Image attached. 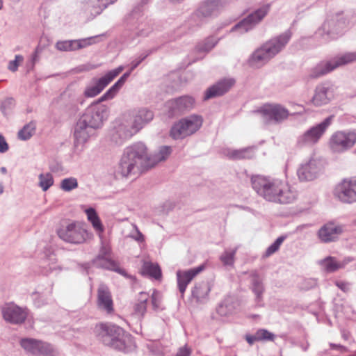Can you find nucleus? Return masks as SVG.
<instances>
[{
    "label": "nucleus",
    "mask_w": 356,
    "mask_h": 356,
    "mask_svg": "<svg viewBox=\"0 0 356 356\" xmlns=\"http://www.w3.org/2000/svg\"><path fill=\"white\" fill-rule=\"evenodd\" d=\"M251 184L256 193L267 201L279 204L293 203L298 192L279 179L260 175L251 177Z\"/></svg>",
    "instance_id": "nucleus-1"
},
{
    "label": "nucleus",
    "mask_w": 356,
    "mask_h": 356,
    "mask_svg": "<svg viewBox=\"0 0 356 356\" xmlns=\"http://www.w3.org/2000/svg\"><path fill=\"white\" fill-rule=\"evenodd\" d=\"M149 168H151L147 147L145 143L137 142L124 149L116 174L122 177L128 178L138 175Z\"/></svg>",
    "instance_id": "nucleus-2"
},
{
    "label": "nucleus",
    "mask_w": 356,
    "mask_h": 356,
    "mask_svg": "<svg viewBox=\"0 0 356 356\" xmlns=\"http://www.w3.org/2000/svg\"><path fill=\"white\" fill-rule=\"evenodd\" d=\"M99 99L89 106L78 120L74 128V138L77 143H84L100 128L108 116V108L100 104Z\"/></svg>",
    "instance_id": "nucleus-3"
},
{
    "label": "nucleus",
    "mask_w": 356,
    "mask_h": 356,
    "mask_svg": "<svg viewBox=\"0 0 356 356\" xmlns=\"http://www.w3.org/2000/svg\"><path fill=\"white\" fill-rule=\"evenodd\" d=\"M94 332L101 343L113 349L127 353L134 347L131 335L115 324L98 323L95 327Z\"/></svg>",
    "instance_id": "nucleus-4"
},
{
    "label": "nucleus",
    "mask_w": 356,
    "mask_h": 356,
    "mask_svg": "<svg viewBox=\"0 0 356 356\" xmlns=\"http://www.w3.org/2000/svg\"><path fill=\"white\" fill-rule=\"evenodd\" d=\"M154 116L153 111L146 108L134 111L129 120H124L115 127L111 134V140L121 145L149 124Z\"/></svg>",
    "instance_id": "nucleus-5"
},
{
    "label": "nucleus",
    "mask_w": 356,
    "mask_h": 356,
    "mask_svg": "<svg viewBox=\"0 0 356 356\" xmlns=\"http://www.w3.org/2000/svg\"><path fill=\"white\" fill-rule=\"evenodd\" d=\"M332 121L333 115H330L321 122L309 127L297 138L296 145L301 148L314 147L332 125Z\"/></svg>",
    "instance_id": "nucleus-6"
},
{
    "label": "nucleus",
    "mask_w": 356,
    "mask_h": 356,
    "mask_svg": "<svg viewBox=\"0 0 356 356\" xmlns=\"http://www.w3.org/2000/svg\"><path fill=\"white\" fill-rule=\"evenodd\" d=\"M203 119L198 115H191L175 122L170 129V136L175 139H183L197 131L202 127Z\"/></svg>",
    "instance_id": "nucleus-7"
},
{
    "label": "nucleus",
    "mask_w": 356,
    "mask_h": 356,
    "mask_svg": "<svg viewBox=\"0 0 356 356\" xmlns=\"http://www.w3.org/2000/svg\"><path fill=\"white\" fill-rule=\"evenodd\" d=\"M265 124H279L286 120L290 115L289 110L279 104H266L257 111Z\"/></svg>",
    "instance_id": "nucleus-8"
},
{
    "label": "nucleus",
    "mask_w": 356,
    "mask_h": 356,
    "mask_svg": "<svg viewBox=\"0 0 356 356\" xmlns=\"http://www.w3.org/2000/svg\"><path fill=\"white\" fill-rule=\"evenodd\" d=\"M58 235L63 241L73 244L83 243L90 237L86 229L78 222L70 223L59 229Z\"/></svg>",
    "instance_id": "nucleus-9"
},
{
    "label": "nucleus",
    "mask_w": 356,
    "mask_h": 356,
    "mask_svg": "<svg viewBox=\"0 0 356 356\" xmlns=\"http://www.w3.org/2000/svg\"><path fill=\"white\" fill-rule=\"evenodd\" d=\"M227 3V0H206L193 14L191 19L200 26L208 17L216 15Z\"/></svg>",
    "instance_id": "nucleus-10"
},
{
    "label": "nucleus",
    "mask_w": 356,
    "mask_h": 356,
    "mask_svg": "<svg viewBox=\"0 0 356 356\" xmlns=\"http://www.w3.org/2000/svg\"><path fill=\"white\" fill-rule=\"evenodd\" d=\"M270 8V4L266 3L249 14L245 18L236 24L232 31H239L241 33H246L255 27L268 14Z\"/></svg>",
    "instance_id": "nucleus-11"
},
{
    "label": "nucleus",
    "mask_w": 356,
    "mask_h": 356,
    "mask_svg": "<svg viewBox=\"0 0 356 356\" xmlns=\"http://www.w3.org/2000/svg\"><path fill=\"white\" fill-rule=\"evenodd\" d=\"M123 70L122 66L108 72L100 78H93L84 90L86 97H94L99 95Z\"/></svg>",
    "instance_id": "nucleus-12"
},
{
    "label": "nucleus",
    "mask_w": 356,
    "mask_h": 356,
    "mask_svg": "<svg viewBox=\"0 0 356 356\" xmlns=\"http://www.w3.org/2000/svg\"><path fill=\"white\" fill-rule=\"evenodd\" d=\"M321 161L310 159L308 162L300 165L298 168L297 175L301 181H310L316 179L321 172Z\"/></svg>",
    "instance_id": "nucleus-13"
},
{
    "label": "nucleus",
    "mask_w": 356,
    "mask_h": 356,
    "mask_svg": "<svg viewBox=\"0 0 356 356\" xmlns=\"http://www.w3.org/2000/svg\"><path fill=\"white\" fill-rule=\"evenodd\" d=\"M169 115L171 117L183 114L193 108L195 100L190 96H181L168 102Z\"/></svg>",
    "instance_id": "nucleus-14"
},
{
    "label": "nucleus",
    "mask_w": 356,
    "mask_h": 356,
    "mask_svg": "<svg viewBox=\"0 0 356 356\" xmlns=\"http://www.w3.org/2000/svg\"><path fill=\"white\" fill-rule=\"evenodd\" d=\"M2 314L5 321L13 324H20L27 317V311L13 303L6 305L2 308Z\"/></svg>",
    "instance_id": "nucleus-15"
},
{
    "label": "nucleus",
    "mask_w": 356,
    "mask_h": 356,
    "mask_svg": "<svg viewBox=\"0 0 356 356\" xmlns=\"http://www.w3.org/2000/svg\"><path fill=\"white\" fill-rule=\"evenodd\" d=\"M291 38V31H286L279 36L267 41L263 44V47L268 54V56L272 58L285 47Z\"/></svg>",
    "instance_id": "nucleus-16"
},
{
    "label": "nucleus",
    "mask_w": 356,
    "mask_h": 356,
    "mask_svg": "<svg viewBox=\"0 0 356 356\" xmlns=\"http://www.w3.org/2000/svg\"><path fill=\"white\" fill-rule=\"evenodd\" d=\"M204 269V266L201 265L187 270H178L177 272L178 289L182 296L186 291L188 284Z\"/></svg>",
    "instance_id": "nucleus-17"
},
{
    "label": "nucleus",
    "mask_w": 356,
    "mask_h": 356,
    "mask_svg": "<svg viewBox=\"0 0 356 356\" xmlns=\"http://www.w3.org/2000/svg\"><path fill=\"white\" fill-rule=\"evenodd\" d=\"M339 198L345 202H356V178L344 180L340 184Z\"/></svg>",
    "instance_id": "nucleus-18"
},
{
    "label": "nucleus",
    "mask_w": 356,
    "mask_h": 356,
    "mask_svg": "<svg viewBox=\"0 0 356 356\" xmlns=\"http://www.w3.org/2000/svg\"><path fill=\"white\" fill-rule=\"evenodd\" d=\"M234 83L235 81L232 79H225L218 81L207 90L204 99L224 95L234 86Z\"/></svg>",
    "instance_id": "nucleus-19"
},
{
    "label": "nucleus",
    "mask_w": 356,
    "mask_h": 356,
    "mask_svg": "<svg viewBox=\"0 0 356 356\" xmlns=\"http://www.w3.org/2000/svg\"><path fill=\"white\" fill-rule=\"evenodd\" d=\"M250 289L255 295V301L258 305L263 300V294L265 291L264 279L262 276L257 271H252L250 273Z\"/></svg>",
    "instance_id": "nucleus-20"
},
{
    "label": "nucleus",
    "mask_w": 356,
    "mask_h": 356,
    "mask_svg": "<svg viewBox=\"0 0 356 356\" xmlns=\"http://www.w3.org/2000/svg\"><path fill=\"white\" fill-rule=\"evenodd\" d=\"M97 305L98 307L108 314L113 311V300L111 293L108 287L105 285H100L97 291Z\"/></svg>",
    "instance_id": "nucleus-21"
},
{
    "label": "nucleus",
    "mask_w": 356,
    "mask_h": 356,
    "mask_svg": "<svg viewBox=\"0 0 356 356\" xmlns=\"http://www.w3.org/2000/svg\"><path fill=\"white\" fill-rule=\"evenodd\" d=\"M356 143V133H343L337 132L335 134V149L339 148V150L342 151L350 148Z\"/></svg>",
    "instance_id": "nucleus-22"
},
{
    "label": "nucleus",
    "mask_w": 356,
    "mask_h": 356,
    "mask_svg": "<svg viewBox=\"0 0 356 356\" xmlns=\"http://www.w3.org/2000/svg\"><path fill=\"white\" fill-rule=\"evenodd\" d=\"M270 59L271 58L262 45L251 54L248 63L250 66L259 68L266 64Z\"/></svg>",
    "instance_id": "nucleus-23"
},
{
    "label": "nucleus",
    "mask_w": 356,
    "mask_h": 356,
    "mask_svg": "<svg viewBox=\"0 0 356 356\" xmlns=\"http://www.w3.org/2000/svg\"><path fill=\"white\" fill-rule=\"evenodd\" d=\"M92 264L97 268H105L118 272L123 275H126L125 271L120 269L118 264L112 260L111 257H105L102 255H98L92 260Z\"/></svg>",
    "instance_id": "nucleus-24"
},
{
    "label": "nucleus",
    "mask_w": 356,
    "mask_h": 356,
    "mask_svg": "<svg viewBox=\"0 0 356 356\" xmlns=\"http://www.w3.org/2000/svg\"><path fill=\"white\" fill-rule=\"evenodd\" d=\"M211 291V286L208 282L202 281L196 283L193 291L192 296L198 302H204L208 300Z\"/></svg>",
    "instance_id": "nucleus-25"
},
{
    "label": "nucleus",
    "mask_w": 356,
    "mask_h": 356,
    "mask_svg": "<svg viewBox=\"0 0 356 356\" xmlns=\"http://www.w3.org/2000/svg\"><path fill=\"white\" fill-rule=\"evenodd\" d=\"M117 0H89L86 4V9L92 16L99 15L108 5Z\"/></svg>",
    "instance_id": "nucleus-26"
},
{
    "label": "nucleus",
    "mask_w": 356,
    "mask_h": 356,
    "mask_svg": "<svg viewBox=\"0 0 356 356\" xmlns=\"http://www.w3.org/2000/svg\"><path fill=\"white\" fill-rule=\"evenodd\" d=\"M131 71L125 72L117 82L114 83L100 98L99 102H104L106 100L113 99L115 95L118 93L119 90L122 87L127 78L131 74Z\"/></svg>",
    "instance_id": "nucleus-27"
},
{
    "label": "nucleus",
    "mask_w": 356,
    "mask_h": 356,
    "mask_svg": "<svg viewBox=\"0 0 356 356\" xmlns=\"http://www.w3.org/2000/svg\"><path fill=\"white\" fill-rule=\"evenodd\" d=\"M333 70L334 62L332 60H323L311 70L309 76L312 79H316L325 75Z\"/></svg>",
    "instance_id": "nucleus-28"
},
{
    "label": "nucleus",
    "mask_w": 356,
    "mask_h": 356,
    "mask_svg": "<svg viewBox=\"0 0 356 356\" xmlns=\"http://www.w3.org/2000/svg\"><path fill=\"white\" fill-rule=\"evenodd\" d=\"M171 152V147L162 146L159 148V152L157 153L151 155L148 154V159L150 168L154 167L159 162L165 161L167 158L170 155Z\"/></svg>",
    "instance_id": "nucleus-29"
},
{
    "label": "nucleus",
    "mask_w": 356,
    "mask_h": 356,
    "mask_svg": "<svg viewBox=\"0 0 356 356\" xmlns=\"http://www.w3.org/2000/svg\"><path fill=\"white\" fill-rule=\"evenodd\" d=\"M255 155L254 148L253 147H248L239 149L229 150L227 156L232 159H250Z\"/></svg>",
    "instance_id": "nucleus-30"
},
{
    "label": "nucleus",
    "mask_w": 356,
    "mask_h": 356,
    "mask_svg": "<svg viewBox=\"0 0 356 356\" xmlns=\"http://www.w3.org/2000/svg\"><path fill=\"white\" fill-rule=\"evenodd\" d=\"M42 341L33 338H22L19 343L22 348L27 353L38 355Z\"/></svg>",
    "instance_id": "nucleus-31"
},
{
    "label": "nucleus",
    "mask_w": 356,
    "mask_h": 356,
    "mask_svg": "<svg viewBox=\"0 0 356 356\" xmlns=\"http://www.w3.org/2000/svg\"><path fill=\"white\" fill-rule=\"evenodd\" d=\"M149 298V294L145 292H140L139 293L137 302L134 307L135 314L138 316L143 317L146 313Z\"/></svg>",
    "instance_id": "nucleus-32"
},
{
    "label": "nucleus",
    "mask_w": 356,
    "mask_h": 356,
    "mask_svg": "<svg viewBox=\"0 0 356 356\" xmlns=\"http://www.w3.org/2000/svg\"><path fill=\"white\" fill-rule=\"evenodd\" d=\"M141 271L143 275H148L156 280H159L161 277V270L159 266L149 261L143 263Z\"/></svg>",
    "instance_id": "nucleus-33"
},
{
    "label": "nucleus",
    "mask_w": 356,
    "mask_h": 356,
    "mask_svg": "<svg viewBox=\"0 0 356 356\" xmlns=\"http://www.w3.org/2000/svg\"><path fill=\"white\" fill-rule=\"evenodd\" d=\"M327 87L325 86L324 85L318 86L312 99L313 104L317 106L327 104L329 99L327 94Z\"/></svg>",
    "instance_id": "nucleus-34"
},
{
    "label": "nucleus",
    "mask_w": 356,
    "mask_h": 356,
    "mask_svg": "<svg viewBox=\"0 0 356 356\" xmlns=\"http://www.w3.org/2000/svg\"><path fill=\"white\" fill-rule=\"evenodd\" d=\"M334 223L330 222L324 225L318 232V236L321 241L328 243L333 240Z\"/></svg>",
    "instance_id": "nucleus-35"
},
{
    "label": "nucleus",
    "mask_w": 356,
    "mask_h": 356,
    "mask_svg": "<svg viewBox=\"0 0 356 356\" xmlns=\"http://www.w3.org/2000/svg\"><path fill=\"white\" fill-rule=\"evenodd\" d=\"M86 213L88 220L92 223L95 229L99 233L102 232L104 231V227L95 209H87L86 210Z\"/></svg>",
    "instance_id": "nucleus-36"
},
{
    "label": "nucleus",
    "mask_w": 356,
    "mask_h": 356,
    "mask_svg": "<svg viewBox=\"0 0 356 356\" xmlns=\"http://www.w3.org/2000/svg\"><path fill=\"white\" fill-rule=\"evenodd\" d=\"M356 61V52H348L338 55L335 58V68Z\"/></svg>",
    "instance_id": "nucleus-37"
},
{
    "label": "nucleus",
    "mask_w": 356,
    "mask_h": 356,
    "mask_svg": "<svg viewBox=\"0 0 356 356\" xmlns=\"http://www.w3.org/2000/svg\"><path fill=\"white\" fill-rule=\"evenodd\" d=\"M38 179V185L43 191H47L54 184V179L51 173H41Z\"/></svg>",
    "instance_id": "nucleus-38"
},
{
    "label": "nucleus",
    "mask_w": 356,
    "mask_h": 356,
    "mask_svg": "<svg viewBox=\"0 0 356 356\" xmlns=\"http://www.w3.org/2000/svg\"><path fill=\"white\" fill-rule=\"evenodd\" d=\"M35 124L30 122L25 125L19 132L18 137L21 140H26L29 139L35 133Z\"/></svg>",
    "instance_id": "nucleus-39"
},
{
    "label": "nucleus",
    "mask_w": 356,
    "mask_h": 356,
    "mask_svg": "<svg viewBox=\"0 0 356 356\" xmlns=\"http://www.w3.org/2000/svg\"><path fill=\"white\" fill-rule=\"evenodd\" d=\"M99 35L89 37L87 38L80 39V40H74V49L78 50L80 49L85 48L89 45L95 44L97 42V38Z\"/></svg>",
    "instance_id": "nucleus-40"
},
{
    "label": "nucleus",
    "mask_w": 356,
    "mask_h": 356,
    "mask_svg": "<svg viewBox=\"0 0 356 356\" xmlns=\"http://www.w3.org/2000/svg\"><path fill=\"white\" fill-rule=\"evenodd\" d=\"M218 43V40L214 37L206 38L202 43H200L197 49L199 51L208 52L211 50Z\"/></svg>",
    "instance_id": "nucleus-41"
},
{
    "label": "nucleus",
    "mask_w": 356,
    "mask_h": 356,
    "mask_svg": "<svg viewBox=\"0 0 356 356\" xmlns=\"http://www.w3.org/2000/svg\"><path fill=\"white\" fill-rule=\"evenodd\" d=\"M60 187L63 191H71L78 187V181L73 177L65 178L61 180Z\"/></svg>",
    "instance_id": "nucleus-42"
},
{
    "label": "nucleus",
    "mask_w": 356,
    "mask_h": 356,
    "mask_svg": "<svg viewBox=\"0 0 356 356\" xmlns=\"http://www.w3.org/2000/svg\"><path fill=\"white\" fill-rule=\"evenodd\" d=\"M38 355L43 356H58V352L49 343L42 341Z\"/></svg>",
    "instance_id": "nucleus-43"
},
{
    "label": "nucleus",
    "mask_w": 356,
    "mask_h": 356,
    "mask_svg": "<svg viewBox=\"0 0 356 356\" xmlns=\"http://www.w3.org/2000/svg\"><path fill=\"white\" fill-rule=\"evenodd\" d=\"M38 355L43 356H58V352L49 343L42 341Z\"/></svg>",
    "instance_id": "nucleus-44"
},
{
    "label": "nucleus",
    "mask_w": 356,
    "mask_h": 356,
    "mask_svg": "<svg viewBox=\"0 0 356 356\" xmlns=\"http://www.w3.org/2000/svg\"><path fill=\"white\" fill-rule=\"evenodd\" d=\"M236 250L237 249L235 248L232 251H225L221 254L220 259L225 266H233Z\"/></svg>",
    "instance_id": "nucleus-45"
},
{
    "label": "nucleus",
    "mask_w": 356,
    "mask_h": 356,
    "mask_svg": "<svg viewBox=\"0 0 356 356\" xmlns=\"http://www.w3.org/2000/svg\"><path fill=\"white\" fill-rule=\"evenodd\" d=\"M56 48L61 51H75L74 40L58 41L56 44Z\"/></svg>",
    "instance_id": "nucleus-46"
},
{
    "label": "nucleus",
    "mask_w": 356,
    "mask_h": 356,
    "mask_svg": "<svg viewBox=\"0 0 356 356\" xmlns=\"http://www.w3.org/2000/svg\"><path fill=\"white\" fill-rule=\"evenodd\" d=\"M285 237L284 236H280L278 237L275 241L272 243L266 250V252H265V256L266 257H269L270 256L271 254H274L275 252H276L281 244L283 243Z\"/></svg>",
    "instance_id": "nucleus-47"
},
{
    "label": "nucleus",
    "mask_w": 356,
    "mask_h": 356,
    "mask_svg": "<svg viewBox=\"0 0 356 356\" xmlns=\"http://www.w3.org/2000/svg\"><path fill=\"white\" fill-rule=\"evenodd\" d=\"M257 337L259 341H274L275 335L266 329H259L257 331Z\"/></svg>",
    "instance_id": "nucleus-48"
},
{
    "label": "nucleus",
    "mask_w": 356,
    "mask_h": 356,
    "mask_svg": "<svg viewBox=\"0 0 356 356\" xmlns=\"http://www.w3.org/2000/svg\"><path fill=\"white\" fill-rule=\"evenodd\" d=\"M322 269L328 273L334 272V259L332 257H327L325 259L318 261Z\"/></svg>",
    "instance_id": "nucleus-49"
},
{
    "label": "nucleus",
    "mask_w": 356,
    "mask_h": 356,
    "mask_svg": "<svg viewBox=\"0 0 356 356\" xmlns=\"http://www.w3.org/2000/svg\"><path fill=\"white\" fill-rule=\"evenodd\" d=\"M161 300H162L161 293L156 290H154V291L151 296V300H152V307L154 310H157L161 307Z\"/></svg>",
    "instance_id": "nucleus-50"
},
{
    "label": "nucleus",
    "mask_w": 356,
    "mask_h": 356,
    "mask_svg": "<svg viewBox=\"0 0 356 356\" xmlns=\"http://www.w3.org/2000/svg\"><path fill=\"white\" fill-rule=\"evenodd\" d=\"M332 22L331 21H326L325 22L321 27V29L320 31H322V33H324L326 35L325 40L330 41L332 40Z\"/></svg>",
    "instance_id": "nucleus-51"
},
{
    "label": "nucleus",
    "mask_w": 356,
    "mask_h": 356,
    "mask_svg": "<svg viewBox=\"0 0 356 356\" xmlns=\"http://www.w3.org/2000/svg\"><path fill=\"white\" fill-rule=\"evenodd\" d=\"M141 17V10L140 8H134L132 12L127 17V24H134L135 21L138 22Z\"/></svg>",
    "instance_id": "nucleus-52"
},
{
    "label": "nucleus",
    "mask_w": 356,
    "mask_h": 356,
    "mask_svg": "<svg viewBox=\"0 0 356 356\" xmlns=\"http://www.w3.org/2000/svg\"><path fill=\"white\" fill-rule=\"evenodd\" d=\"M15 100L13 98H6L1 104V110L3 115H7L8 111L13 108Z\"/></svg>",
    "instance_id": "nucleus-53"
},
{
    "label": "nucleus",
    "mask_w": 356,
    "mask_h": 356,
    "mask_svg": "<svg viewBox=\"0 0 356 356\" xmlns=\"http://www.w3.org/2000/svg\"><path fill=\"white\" fill-rule=\"evenodd\" d=\"M317 285V280L314 278H307L304 279L301 283V289L304 290H309Z\"/></svg>",
    "instance_id": "nucleus-54"
},
{
    "label": "nucleus",
    "mask_w": 356,
    "mask_h": 356,
    "mask_svg": "<svg viewBox=\"0 0 356 356\" xmlns=\"http://www.w3.org/2000/svg\"><path fill=\"white\" fill-rule=\"evenodd\" d=\"M24 60V58L22 55H16L15 57V60H10L8 63V68L11 72H16L18 69L19 65Z\"/></svg>",
    "instance_id": "nucleus-55"
},
{
    "label": "nucleus",
    "mask_w": 356,
    "mask_h": 356,
    "mask_svg": "<svg viewBox=\"0 0 356 356\" xmlns=\"http://www.w3.org/2000/svg\"><path fill=\"white\" fill-rule=\"evenodd\" d=\"M149 54V53L142 54L139 56L138 58L134 60L130 64L129 71L131 72L133 70H134L140 65V63L148 56Z\"/></svg>",
    "instance_id": "nucleus-56"
},
{
    "label": "nucleus",
    "mask_w": 356,
    "mask_h": 356,
    "mask_svg": "<svg viewBox=\"0 0 356 356\" xmlns=\"http://www.w3.org/2000/svg\"><path fill=\"white\" fill-rule=\"evenodd\" d=\"M349 22L348 20L340 14L337 15V26L338 29H343L347 26Z\"/></svg>",
    "instance_id": "nucleus-57"
},
{
    "label": "nucleus",
    "mask_w": 356,
    "mask_h": 356,
    "mask_svg": "<svg viewBox=\"0 0 356 356\" xmlns=\"http://www.w3.org/2000/svg\"><path fill=\"white\" fill-rule=\"evenodd\" d=\"M152 31V28L149 26H148L147 28L143 27V25L142 23L138 24V35L140 36H147L149 35V33Z\"/></svg>",
    "instance_id": "nucleus-58"
},
{
    "label": "nucleus",
    "mask_w": 356,
    "mask_h": 356,
    "mask_svg": "<svg viewBox=\"0 0 356 356\" xmlns=\"http://www.w3.org/2000/svg\"><path fill=\"white\" fill-rule=\"evenodd\" d=\"M135 234H131L130 236L133 238L135 241L138 242H143L145 241V237L143 234L138 230V227L134 225Z\"/></svg>",
    "instance_id": "nucleus-59"
},
{
    "label": "nucleus",
    "mask_w": 356,
    "mask_h": 356,
    "mask_svg": "<svg viewBox=\"0 0 356 356\" xmlns=\"http://www.w3.org/2000/svg\"><path fill=\"white\" fill-rule=\"evenodd\" d=\"M191 352V349L188 347L187 345H185L183 347L179 348L175 356H190Z\"/></svg>",
    "instance_id": "nucleus-60"
},
{
    "label": "nucleus",
    "mask_w": 356,
    "mask_h": 356,
    "mask_svg": "<svg viewBox=\"0 0 356 356\" xmlns=\"http://www.w3.org/2000/svg\"><path fill=\"white\" fill-rule=\"evenodd\" d=\"M8 150V145L5 138L0 134V153H5Z\"/></svg>",
    "instance_id": "nucleus-61"
},
{
    "label": "nucleus",
    "mask_w": 356,
    "mask_h": 356,
    "mask_svg": "<svg viewBox=\"0 0 356 356\" xmlns=\"http://www.w3.org/2000/svg\"><path fill=\"white\" fill-rule=\"evenodd\" d=\"M337 286L343 292H348L350 290V284L347 282H339L337 283Z\"/></svg>",
    "instance_id": "nucleus-62"
},
{
    "label": "nucleus",
    "mask_w": 356,
    "mask_h": 356,
    "mask_svg": "<svg viewBox=\"0 0 356 356\" xmlns=\"http://www.w3.org/2000/svg\"><path fill=\"white\" fill-rule=\"evenodd\" d=\"M98 255H102L105 257H111L110 248L106 246H102L100 249L99 254Z\"/></svg>",
    "instance_id": "nucleus-63"
},
{
    "label": "nucleus",
    "mask_w": 356,
    "mask_h": 356,
    "mask_svg": "<svg viewBox=\"0 0 356 356\" xmlns=\"http://www.w3.org/2000/svg\"><path fill=\"white\" fill-rule=\"evenodd\" d=\"M245 339L250 345H252L255 341H259L257 337V332L254 335H246Z\"/></svg>",
    "instance_id": "nucleus-64"
}]
</instances>
